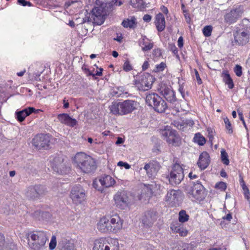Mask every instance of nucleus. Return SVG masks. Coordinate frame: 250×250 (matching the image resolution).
I'll return each instance as SVG.
<instances>
[{
  "label": "nucleus",
  "mask_w": 250,
  "mask_h": 250,
  "mask_svg": "<svg viewBox=\"0 0 250 250\" xmlns=\"http://www.w3.org/2000/svg\"><path fill=\"white\" fill-rule=\"evenodd\" d=\"M243 191L245 197L249 201L250 199V193L249 188H245V189H243Z\"/></svg>",
  "instance_id": "obj_53"
},
{
  "label": "nucleus",
  "mask_w": 250,
  "mask_h": 250,
  "mask_svg": "<svg viewBox=\"0 0 250 250\" xmlns=\"http://www.w3.org/2000/svg\"><path fill=\"white\" fill-rule=\"evenodd\" d=\"M93 250H108L106 248V242L102 240H96L94 242Z\"/></svg>",
  "instance_id": "obj_29"
},
{
  "label": "nucleus",
  "mask_w": 250,
  "mask_h": 250,
  "mask_svg": "<svg viewBox=\"0 0 250 250\" xmlns=\"http://www.w3.org/2000/svg\"><path fill=\"white\" fill-rule=\"evenodd\" d=\"M104 15L101 7H94L92 10L91 18L95 16Z\"/></svg>",
  "instance_id": "obj_40"
},
{
  "label": "nucleus",
  "mask_w": 250,
  "mask_h": 250,
  "mask_svg": "<svg viewBox=\"0 0 250 250\" xmlns=\"http://www.w3.org/2000/svg\"><path fill=\"white\" fill-rule=\"evenodd\" d=\"M77 167L84 173H90L96 169V162L91 156L83 152L77 153L74 157Z\"/></svg>",
  "instance_id": "obj_2"
},
{
  "label": "nucleus",
  "mask_w": 250,
  "mask_h": 250,
  "mask_svg": "<svg viewBox=\"0 0 250 250\" xmlns=\"http://www.w3.org/2000/svg\"><path fill=\"white\" fill-rule=\"evenodd\" d=\"M143 20L146 22H149L151 20V16L149 15L146 14L143 17Z\"/></svg>",
  "instance_id": "obj_56"
},
{
  "label": "nucleus",
  "mask_w": 250,
  "mask_h": 250,
  "mask_svg": "<svg viewBox=\"0 0 250 250\" xmlns=\"http://www.w3.org/2000/svg\"><path fill=\"white\" fill-rule=\"evenodd\" d=\"M223 81L226 84L228 85L229 89H232L234 86V84L232 79L230 78V75L228 74H224L223 76Z\"/></svg>",
  "instance_id": "obj_34"
},
{
  "label": "nucleus",
  "mask_w": 250,
  "mask_h": 250,
  "mask_svg": "<svg viewBox=\"0 0 250 250\" xmlns=\"http://www.w3.org/2000/svg\"><path fill=\"white\" fill-rule=\"evenodd\" d=\"M216 188H217L222 190H224L227 188V185L225 183L223 182H220L216 184Z\"/></svg>",
  "instance_id": "obj_50"
},
{
  "label": "nucleus",
  "mask_w": 250,
  "mask_h": 250,
  "mask_svg": "<svg viewBox=\"0 0 250 250\" xmlns=\"http://www.w3.org/2000/svg\"><path fill=\"white\" fill-rule=\"evenodd\" d=\"M189 215L186 213L184 210H181L179 213V221L181 223H184L188 221Z\"/></svg>",
  "instance_id": "obj_35"
},
{
  "label": "nucleus",
  "mask_w": 250,
  "mask_h": 250,
  "mask_svg": "<svg viewBox=\"0 0 250 250\" xmlns=\"http://www.w3.org/2000/svg\"><path fill=\"white\" fill-rule=\"evenodd\" d=\"M40 111V110L36 109L33 107H29L22 110L17 111L16 112V118L19 122H21L24 120L27 116H29L31 113H38Z\"/></svg>",
  "instance_id": "obj_17"
},
{
  "label": "nucleus",
  "mask_w": 250,
  "mask_h": 250,
  "mask_svg": "<svg viewBox=\"0 0 250 250\" xmlns=\"http://www.w3.org/2000/svg\"><path fill=\"white\" fill-rule=\"evenodd\" d=\"M242 67L239 65H236L234 68V72L238 77L241 76L242 74Z\"/></svg>",
  "instance_id": "obj_47"
},
{
  "label": "nucleus",
  "mask_w": 250,
  "mask_h": 250,
  "mask_svg": "<svg viewBox=\"0 0 250 250\" xmlns=\"http://www.w3.org/2000/svg\"><path fill=\"white\" fill-rule=\"evenodd\" d=\"M166 67V63L163 62H162L160 64L156 65L154 71L155 72L163 71Z\"/></svg>",
  "instance_id": "obj_45"
},
{
  "label": "nucleus",
  "mask_w": 250,
  "mask_h": 250,
  "mask_svg": "<svg viewBox=\"0 0 250 250\" xmlns=\"http://www.w3.org/2000/svg\"><path fill=\"white\" fill-rule=\"evenodd\" d=\"M183 200V194L180 190H169L166 196V201L172 206H177Z\"/></svg>",
  "instance_id": "obj_13"
},
{
  "label": "nucleus",
  "mask_w": 250,
  "mask_h": 250,
  "mask_svg": "<svg viewBox=\"0 0 250 250\" xmlns=\"http://www.w3.org/2000/svg\"><path fill=\"white\" fill-rule=\"evenodd\" d=\"M136 20L134 17H132L130 20L128 19L124 20L122 23V25L125 28H134L136 25Z\"/></svg>",
  "instance_id": "obj_31"
},
{
  "label": "nucleus",
  "mask_w": 250,
  "mask_h": 250,
  "mask_svg": "<svg viewBox=\"0 0 250 250\" xmlns=\"http://www.w3.org/2000/svg\"><path fill=\"white\" fill-rule=\"evenodd\" d=\"M159 91L168 102L174 103L177 101L175 92L170 86L162 84L159 89Z\"/></svg>",
  "instance_id": "obj_15"
},
{
  "label": "nucleus",
  "mask_w": 250,
  "mask_h": 250,
  "mask_svg": "<svg viewBox=\"0 0 250 250\" xmlns=\"http://www.w3.org/2000/svg\"><path fill=\"white\" fill-rule=\"evenodd\" d=\"M221 157L222 162L226 165L229 164V161L228 159V155L227 153L224 149H222L221 151Z\"/></svg>",
  "instance_id": "obj_38"
},
{
  "label": "nucleus",
  "mask_w": 250,
  "mask_h": 250,
  "mask_svg": "<svg viewBox=\"0 0 250 250\" xmlns=\"http://www.w3.org/2000/svg\"><path fill=\"white\" fill-rule=\"evenodd\" d=\"M109 219L112 232L116 233L122 228L123 221L117 215H112L109 217Z\"/></svg>",
  "instance_id": "obj_18"
},
{
  "label": "nucleus",
  "mask_w": 250,
  "mask_h": 250,
  "mask_svg": "<svg viewBox=\"0 0 250 250\" xmlns=\"http://www.w3.org/2000/svg\"><path fill=\"white\" fill-rule=\"evenodd\" d=\"M56 245V238L55 236L53 235L51 237V241L49 245L50 250H53L55 248Z\"/></svg>",
  "instance_id": "obj_44"
},
{
  "label": "nucleus",
  "mask_w": 250,
  "mask_h": 250,
  "mask_svg": "<svg viewBox=\"0 0 250 250\" xmlns=\"http://www.w3.org/2000/svg\"><path fill=\"white\" fill-rule=\"evenodd\" d=\"M223 219L229 221L232 219L231 214L230 213H228L226 216L223 217Z\"/></svg>",
  "instance_id": "obj_63"
},
{
  "label": "nucleus",
  "mask_w": 250,
  "mask_h": 250,
  "mask_svg": "<svg viewBox=\"0 0 250 250\" xmlns=\"http://www.w3.org/2000/svg\"><path fill=\"white\" fill-rule=\"evenodd\" d=\"M178 46L180 48H182L183 46L184 42H183V38L182 37H180L178 40Z\"/></svg>",
  "instance_id": "obj_55"
},
{
  "label": "nucleus",
  "mask_w": 250,
  "mask_h": 250,
  "mask_svg": "<svg viewBox=\"0 0 250 250\" xmlns=\"http://www.w3.org/2000/svg\"><path fill=\"white\" fill-rule=\"evenodd\" d=\"M118 90L119 95L118 96H121L122 95H127L128 94V91L126 90L124 86H119L117 88Z\"/></svg>",
  "instance_id": "obj_46"
},
{
  "label": "nucleus",
  "mask_w": 250,
  "mask_h": 250,
  "mask_svg": "<svg viewBox=\"0 0 250 250\" xmlns=\"http://www.w3.org/2000/svg\"><path fill=\"white\" fill-rule=\"evenodd\" d=\"M157 217V213L154 210H149L145 212L142 217V223L144 226L150 227L155 222Z\"/></svg>",
  "instance_id": "obj_16"
},
{
  "label": "nucleus",
  "mask_w": 250,
  "mask_h": 250,
  "mask_svg": "<svg viewBox=\"0 0 250 250\" xmlns=\"http://www.w3.org/2000/svg\"><path fill=\"white\" fill-rule=\"evenodd\" d=\"M148 66H149V63H148V62L145 61L142 65L143 70H146L148 68Z\"/></svg>",
  "instance_id": "obj_61"
},
{
  "label": "nucleus",
  "mask_w": 250,
  "mask_h": 250,
  "mask_svg": "<svg viewBox=\"0 0 250 250\" xmlns=\"http://www.w3.org/2000/svg\"><path fill=\"white\" fill-rule=\"evenodd\" d=\"M138 104L137 102L130 100L123 102H114L109 105V109L114 115H123L131 113L136 109Z\"/></svg>",
  "instance_id": "obj_1"
},
{
  "label": "nucleus",
  "mask_w": 250,
  "mask_h": 250,
  "mask_svg": "<svg viewBox=\"0 0 250 250\" xmlns=\"http://www.w3.org/2000/svg\"><path fill=\"white\" fill-rule=\"evenodd\" d=\"M146 102L148 106L152 107L155 111L159 113L165 112L167 107L166 102L156 93L152 92L147 94Z\"/></svg>",
  "instance_id": "obj_4"
},
{
  "label": "nucleus",
  "mask_w": 250,
  "mask_h": 250,
  "mask_svg": "<svg viewBox=\"0 0 250 250\" xmlns=\"http://www.w3.org/2000/svg\"><path fill=\"white\" fill-rule=\"evenodd\" d=\"M116 206L121 209L126 208L130 202V200L125 191H118L114 196Z\"/></svg>",
  "instance_id": "obj_10"
},
{
  "label": "nucleus",
  "mask_w": 250,
  "mask_h": 250,
  "mask_svg": "<svg viewBox=\"0 0 250 250\" xmlns=\"http://www.w3.org/2000/svg\"><path fill=\"white\" fill-rule=\"evenodd\" d=\"M186 190L188 194L197 200H200L204 198V188L198 182L194 184L193 187L188 186Z\"/></svg>",
  "instance_id": "obj_11"
},
{
  "label": "nucleus",
  "mask_w": 250,
  "mask_h": 250,
  "mask_svg": "<svg viewBox=\"0 0 250 250\" xmlns=\"http://www.w3.org/2000/svg\"><path fill=\"white\" fill-rule=\"evenodd\" d=\"M155 24L156 26L157 29L159 32H162L165 29V18L162 13H159L156 15L155 17Z\"/></svg>",
  "instance_id": "obj_23"
},
{
  "label": "nucleus",
  "mask_w": 250,
  "mask_h": 250,
  "mask_svg": "<svg viewBox=\"0 0 250 250\" xmlns=\"http://www.w3.org/2000/svg\"><path fill=\"white\" fill-rule=\"evenodd\" d=\"M194 142L200 146H203L206 143L205 138L200 134H196L194 137Z\"/></svg>",
  "instance_id": "obj_36"
},
{
  "label": "nucleus",
  "mask_w": 250,
  "mask_h": 250,
  "mask_svg": "<svg viewBox=\"0 0 250 250\" xmlns=\"http://www.w3.org/2000/svg\"><path fill=\"white\" fill-rule=\"evenodd\" d=\"M112 3L116 6H120L123 4V1L121 0H112Z\"/></svg>",
  "instance_id": "obj_57"
},
{
  "label": "nucleus",
  "mask_w": 250,
  "mask_h": 250,
  "mask_svg": "<svg viewBox=\"0 0 250 250\" xmlns=\"http://www.w3.org/2000/svg\"><path fill=\"white\" fill-rule=\"evenodd\" d=\"M92 18L93 19V23L98 25L103 24L104 21V15L95 16L92 17Z\"/></svg>",
  "instance_id": "obj_39"
},
{
  "label": "nucleus",
  "mask_w": 250,
  "mask_h": 250,
  "mask_svg": "<svg viewBox=\"0 0 250 250\" xmlns=\"http://www.w3.org/2000/svg\"><path fill=\"white\" fill-rule=\"evenodd\" d=\"M132 69V67L128 61H126L123 65V70L126 72L129 71Z\"/></svg>",
  "instance_id": "obj_48"
},
{
  "label": "nucleus",
  "mask_w": 250,
  "mask_h": 250,
  "mask_svg": "<svg viewBox=\"0 0 250 250\" xmlns=\"http://www.w3.org/2000/svg\"><path fill=\"white\" fill-rule=\"evenodd\" d=\"M27 239L28 246L32 250H43L47 240L46 233L42 231L28 233Z\"/></svg>",
  "instance_id": "obj_3"
},
{
  "label": "nucleus",
  "mask_w": 250,
  "mask_h": 250,
  "mask_svg": "<svg viewBox=\"0 0 250 250\" xmlns=\"http://www.w3.org/2000/svg\"><path fill=\"white\" fill-rule=\"evenodd\" d=\"M70 197L74 204H81L86 199V191L81 185H75L71 190Z\"/></svg>",
  "instance_id": "obj_9"
},
{
  "label": "nucleus",
  "mask_w": 250,
  "mask_h": 250,
  "mask_svg": "<svg viewBox=\"0 0 250 250\" xmlns=\"http://www.w3.org/2000/svg\"><path fill=\"white\" fill-rule=\"evenodd\" d=\"M155 78L148 73H144L139 76L138 80L133 81L139 90L146 91L150 89L154 81Z\"/></svg>",
  "instance_id": "obj_7"
},
{
  "label": "nucleus",
  "mask_w": 250,
  "mask_h": 250,
  "mask_svg": "<svg viewBox=\"0 0 250 250\" xmlns=\"http://www.w3.org/2000/svg\"><path fill=\"white\" fill-rule=\"evenodd\" d=\"M106 248H108V250H119V245L117 239H111L108 242H106Z\"/></svg>",
  "instance_id": "obj_32"
},
{
  "label": "nucleus",
  "mask_w": 250,
  "mask_h": 250,
  "mask_svg": "<svg viewBox=\"0 0 250 250\" xmlns=\"http://www.w3.org/2000/svg\"><path fill=\"white\" fill-rule=\"evenodd\" d=\"M50 136L48 134H41L36 135L32 140L33 146L38 149H47L50 143Z\"/></svg>",
  "instance_id": "obj_12"
},
{
  "label": "nucleus",
  "mask_w": 250,
  "mask_h": 250,
  "mask_svg": "<svg viewBox=\"0 0 250 250\" xmlns=\"http://www.w3.org/2000/svg\"><path fill=\"white\" fill-rule=\"evenodd\" d=\"M170 228L173 231L179 233L181 236H186L187 235L188 231L181 225L178 226L172 225Z\"/></svg>",
  "instance_id": "obj_30"
},
{
  "label": "nucleus",
  "mask_w": 250,
  "mask_h": 250,
  "mask_svg": "<svg viewBox=\"0 0 250 250\" xmlns=\"http://www.w3.org/2000/svg\"><path fill=\"white\" fill-rule=\"evenodd\" d=\"M182 249V250H193L194 248V245L188 243H185L181 242V246L179 247Z\"/></svg>",
  "instance_id": "obj_41"
},
{
  "label": "nucleus",
  "mask_w": 250,
  "mask_h": 250,
  "mask_svg": "<svg viewBox=\"0 0 250 250\" xmlns=\"http://www.w3.org/2000/svg\"><path fill=\"white\" fill-rule=\"evenodd\" d=\"M59 246L61 250H74L73 244L65 239H62L59 242Z\"/></svg>",
  "instance_id": "obj_27"
},
{
  "label": "nucleus",
  "mask_w": 250,
  "mask_h": 250,
  "mask_svg": "<svg viewBox=\"0 0 250 250\" xmlns=\"http://www.w3.org/2000/svg\"><path fill=\"white\" fill-rule=\"evenodd\" d=\"M160 134L164 140L168 144L174 146H179L181 144V139L177 131L170 126H166L161 129Z\"/></svg>",
  "instance_id": "obj_5"
},
{
  "label": "nucleus",
  "mask_w": 250,
  "mask_h": 250,
  "mask_svg": "<svg viewBox=\"0 0 250 250\" xmlns=\"http://www.w3.org/2000/svg\"><path fill=\"white\" fill-rule=\"evenodd\" d=\"M184 178V170L179 164H174L168 175L169 182L173 186L181 183Z\"/></svg>",
  "instance_id": "obj_8"
},
{
  "label": "nucleus",
  "mask_w": 250,
  "mask_h": 250,
  "mask_svg": "<svg viewBox=\"0 0 250 250\" xmlns=\"http://www.w3.org/2000/svg\"><path fill=\"white\" fill-rule=\"evenodd\" d=\"M195 76H196V78L198 83L199 84H201L202 83V80L200 77V76H199V74L198 71L196 70H195Z\"/></svg>",
  "instance_id": "obj_58"
},
{
  "label": "nucleus",
  "mask_w": 250,
  "mask_h": 250,
  "mask_svg": "<svg viewBox=\"0 0 250 250\" xmlns=\"http://www.w3.org/2000/svg\"><path fill=\"white\" fill-rule=\"evenodd\" d=\"M106 217L102 218L97 224V229L102 232L105 233V229L107 228Z\"/></svg>",
  "instance_id": "obj_33"
},
{
  "label": "nucleus",
  "mask_w": 250,
  "mask_h": 250,
  "mask_svg": "<svg viewBox=\"0 0 250 250\" xmlns=\"http://www.w3.org/2000/svg\"><path fill=\"white\" fill-rule=\"evenodd\" d=\"M118 166L121 167H124L126 169H128L130 168V166L126 162H124L123 161H120L118 163Z\"/></svg>",
  "instance_id": "obj_51"
},
{
  "label": "nucleus",
  "mask_w": 250,
  "mask_h": 250,
  "mask_svg": "<svg viewBox=\"0 0 250 250\" xmlns=\"http://www.w3.org/2000/svg\"><path fill=\"white\" fill-rule=\"evenodd\" d=\"M173 125L176 127L178 129L184 131V128L186 127V123L184 121H174L172 123Z\"/></svg>",
  "instance_id": "obj_37"
},
{
  "label": "nucleus",
  "mask_w": 250,
  "mask_h": 250,
  "mask_svg": "<svg viewBox=\"0 0 250 250\" xmlns=\"http://www.w3.org/2000/svg\"><path fill=\"white\" fill-rule=\"evenodd\" d=\"M63 162V159L62 157H55L51 162V166L53 170L58 173L62 174V168L64 166Z\"/></svg>",
  "instance_id": "obj_20"
},
{
  "label": "nucleus",
  "mask_w": 250,
  "mask_h": 250,
  "mask_svg": "<svg viewBox=\"0 0 250 250\" xmlns=\"http://www.w3.org/2000/svg\"><path fill=\"white\" fill-rule=\"evenodd\" d=\"M58 119L61 123L70 127H74L78 123L76 119L71 118L66 113L59 114Z\"/></svg>",
  "instance_id": "obj_19"
},
{
  "label": "nucleus",
  "mask_w": 250,
  "mask_h": 250,
  "mask_svg": "<svg viewBox=\"0 0 250 250\" xmlns=\"http://www.w3.org/2000/svg\"><path fill=\"white\" fill-rule=\"evenodd\" d=\"M234 42L239 45L246 44L250 39V31L248 27L246 29H240L234 34Z\"/></svg>",
  "instance_id": "obj_14"
},
{
  "label": "nucleus",
  "mask_w": 250,
  "mask_h": 250,
  "mask_svg": "<svg viewBox=\"0 0 250 250\" xmlns=\"http://www.w3.org/2000/svg\"><path fill=\"white\" fill-rule=\"evenodd\" d=\"M140 45L142 46L143 51H146L152 48L153 44L150 42L148 39L145 37L143 39L142 41L140 42Z\"/></svg>",
  "instance_id": "obj_28"
},
{
  "label": "nucleus",
  "mask_w": 250,
  "mask_h": 250,
  "mask_svg": "<svg viewBox=\"0 0 250 250\" xmlns=\"http://www.w3.org/2000/svg\"><path fill=\"white\" fill-rule=\"evenodd\" d=\"M224 121L226 125V128L227 129L228 133L229 134H231L232 133L233 130L231 127V125L230 122L229 121V119L226 117L224 119Z\"/></svg>",
  "instance_id": "obj_43"
},
{
  "label": "nucleus",
  "mask_w": 250,
  "mask_h": 250,
  "mask_svg": "<svg viewBox=\"0 0 250 250\" xmlns=\"http://www.w3.org/2000/svg\"><path fill=\"white\" fill-rule=\"evenodd\" d=\"M106 223H107V228H106L105 229H105V233H106V232H112V229H110V228H111V225H110V219L109 218H106Z\"/></svg>",
  "instance_id": "obj_52"
},
{
  "label": "nucleus",
  "mask_w": 250,
  "mask_h": 250,
  "mask_svg": "<svg viewBox=\"0 0 250 250\" xmlns=\"http://www.w3.org/2000/svg\"><path fill=\"white\" fill-rule=\"evenodd\" d=\"M17 2L19 4L23 6H31L32 5V4L30 1H26L25 0H18Z\"/></svg>",
  "instance_id": "obj_49"
},
{
  "label": "nucleus",
  "mask_w": 250,
  "mask_h": 250,
  "mask_svg": "<svg viewBox=\"0 0 250 250\" xmlns=\"http://www.w3.org/2000/svg\"><path fill=\"white\" fill-rule=\"evenodd\" d=\"M99 182L102 186L109 188L113 186L115 183V180L110 175L104 174L99 179Z\"/></svg>",
  "instance_id": "obj_24"
},
{
  "label": "nucleus",
  "mask_w": 250,
  "mask_h": 250,
  "mask_svg": "<svg viewBox=\"0 0 250 250\" xmlns=\"http://www.w3.org/2000/svg\"><path fill=\"white\" fill-rule=\"evenodd\" d=\"M209 162V154L204 151L200 155L197 165L201 169L204 170L208 167Z\"/></svg>",
  "instance_id": "obj_21"
},
{
  "label": "nucleus",
  "mask_w": 250,
  "mask_h": 250,
  "mask_svg": "<svg viewBox=\"0 0 250 250\" xmlns=\"http://www.w3.org/2000/svg\"><path fill=\"white\" fill-rule=\"evenodd\" d=\"M157 166H158V164L150 162L146 164L143 168L146 170V173L149 177H154L157 173Z\"/></svg>",
  "instance_id": "obj_22"
},
{
  "label": "nucleus",
  "mask_w": 250,
  "mask_h": 250,
  "mask_svg": "<svg viewBox=\"0 0 250 250\" xmlns=\"http://www.w3.org/2000/svg\"><path fill=\"white\" fill-rule=\"evenodd\" d=\"M15 245L5 241L4 235L0 233V250H14Z\"/></svg>",
  "instance_id": "obj_25"
},
{
  "label": "nucleus",
  "mask_w": 250,
  "mask_h": 250,
  "mask_svg": "<svg viewBox=\"0 0 250 250\" xmlns=\"http://www.w3.org/2000/svg\"><path fill=\"white\" fill-rule=\"evenodd\" d=\"M238 14L236 10H232L225 16V21L229 24L235 22L238 19Z\"/></svg>",
  "instance_id": "obj_26"
},
{
  "label": "nucleus",
  "mask_w": 250,
  "mask_h": 250,
  "mask_svg": "<svg viewBox=\"0 0 250 250\" xmlns=\"http://www.w3.org/2000/svg\"><path fill=\"white\" fill-rule=\"evenodd\" d=\"M212 28L210 25H207L204 27L203 29V34L205 37H209L211 34Z\"/></svg>",
  "instance_id": "obj_42"
},
{
  "label": "nucleus",
  "mask_w": 250,
  "mask_h": 250,
  "mask_svg": "<svg viewBox=\"0 0 250 250\" xmlns=\"http://www.w3.org/2000/svg\"><path fill=\"white\" fill-rule=\"evenodd\" d=\"M161 11L165 14H167L168 12V10L167 9V8L165 7V6L164 5H162L161 7Z\"/></svg>",
  "instance_id": "obj_62"
},
{
  "label": "nucleus",
  "mask_w": 250,
  "mask_h": 250,
  "mask_svg": "<svg viewBox=\"0 0 250 250\" xmlns=\"http://www.w3.org/2000/svg\"><path fill=\"white\" fill-rule=\"evenodd\" d=\"M185 123H186V127L188 125L190 126H191L194 125L193 121L191 120H186Z\"/></svg>",
  "instance_id": "obj_60"
},
{
  "label": "nucleus",
  "mask_w": 250,
  "mask_h": 250,
  "mask_svg": "<svg viewBox=\"0 0 250 250\" xmlns=\"http://www.w3.org/2000/svg\"><path fill=\"white\" fill-rule=\"evenodd\" d=\"M180 246H181V242L178 243L173 248V250H182V249H180Z\"/></svg>",
  "instance_id": "obj_64"
},
{
  "label": "nucleus",
  "mask_w": 250,
  "mask_h": 250,
  "mask_svg": "<svg viewBox=\"0 0 250 250\" xmlns=\"http://www.w3.org/2000/svg\"><path fill=\"white\" fill-rule=\"evenodd\" d=\"M170 50L174 53V54H177L178 53L177 48L173 44L170 45Z\"/></svg>",
  "instance_id": "obj_54"
},
{
  "label": "nucleus",
  "mask_w": 250,
  "mask_h": 250,
  "mask_svg": "<svg viewBox=\"0 0 250 250\" xmlns=\"http://www.w3.org/2000/svg\"><path fill=\"white\" fill-rule=\"evenodd\" d=\"M153 54L156 57H159L161 55V52L159 49H154L153 50Z\"/></svg>",
  "instance_id": "obj_59"
},
{
  "label": "nucleus",
  "mask_w": 250,
  "mask_h": 250,
  "mask_svg": "<svg viewBox=\"0 0 250 250\" xmlns=\"http://www.w3.org/2000/svg\"><path fill=\"white\" fill-rule=\"evenodd\" d=\"M47 192L46 188L42 185L30 186L27 188L25 194L30 200H38L44 196Z\"/></svg>",
  "instance_id": "obj_6"
}]
</instances>
